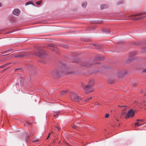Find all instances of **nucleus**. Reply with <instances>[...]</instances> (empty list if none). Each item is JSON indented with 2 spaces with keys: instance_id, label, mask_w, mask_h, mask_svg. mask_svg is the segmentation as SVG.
Returning a JSON list of instances; mask_svg holds the SVG:
<instances>
[{
  "instance_id": "obj_26",
  "label": "nucleus",
  "mask_w": 146,
  "mask_h": 146,
  "mask_svg": "<svg viewBox=\"0 0 146 146\" xmlns=\"http://www.w3.org/2000/svg\"><path fill=\"white\" fill-rule=\"evenodd\" d=\"M30 125V124L29 123H27L26 124H25V126H29Z\"/></svg>"
},
{
  "instance_id": "obj_22",
  "label": "nucleus",
  "mask_w": 146,
  "mask_h": 146,
  "mask_svg": "<svg viewBox=\"0 0 146 146\" xmlns=\"http://www.w3.org/2000/svg\"><path fill=\"white\" fill-rule=\"evenodd\" d=\"M109 114L108 113H106L105 116V118H108L109 117Z\"/></svg>"
},
{
  "instance_id": "obj_1",
  "label": "nucleus",
  "mask_w": 146,
  "mask_h": 146,
  "mask_svg": "<svg viewBox=\"0 0 146 146\" xmlns=\"http://www.w3.org/2000/svg\"><path fill=\"white\" fill-rule=\"evenodd\" d=\"M93 85V82L92 81H90L87 85H82V88L86 94L94 91L92 87Z\"/></svg>"
},
{
  "instance_id": "obj_21",
  "label": "nucleus",
  "mask_w": 146,
  "mask_h": 146,
  "mask_svg": "<svg viewBox=\"0 0 146 146\" xmlns=\"http://www.w3.org/2000/svg\"><path fill=\"white\" fill-rule=\"evenodd\" d=\"M66 90H64L61 92V94L63 95L64 94L66 93Z\"/></svg>"
},
{
  "instance_id": "obj_39",
  "label": "nucleus",
  "mask_w": 146,
  "mask_h": 146,
  "mask_svg": "<svg viewBox=\"0 0 146 146\" xmlns=\"http://www.w3.org/2000/svg\"><path fill=\"white\" fill-rule=\"evenodd\" d=\"M51 133H53V131H52V132H51Z\"/></svg>"
},
{
  "instance_id": "obj_10",
  "label": "nucleus",
  "mask_w": 146,
  "mask_h": 146,
  "mask_svg": "<svg viewBox=\"0 0 146 146\" xmlns=\"http://www.w3.org/2000/svg\"><path fill=\"white\" fill-rule=\"evenodd\" d=\"M87 5V4L86 2L83 3L82 4V6L83 8H85Z\"/></svg>"
},
{
  "instance_id": "obj_28",
  "label": "nucleus",
  "mask_w": 146,
  "mask_h": 146,
  "mask_svg": "<svg viewBox=\"0 0 146 146\" xmlns=\"http://www.w3.org/2000/svg\"><path fill=\"white\" fill-rule=\"evenodd\" d=\"M137 121H143V120L142 119H141V120H139V119H137Z\"/></svg>"
},
{
  "instance_id": "obj_20",
  "label": "nucleus",
  "mask_w": 146,
  "mask_h": 146,
  "mask_svg": "<svg viewBox=\"0 0 146 146\" xmlns=\"http://www.w3.org/2000/svg\"><path fill=\"white\" fill-rule=\"evenodd\" d=\"M145 17H139V18H135L134 19V20H138V19H141V18H144Z\"/></svg>"
},
{
  "instance_id": "obj_43",
  "label": "nucleus",
  "mask_w": 146,
  "mask_h": 146,
  "mask_svg": "<svg viewBox=\"0 0 146 146\" xmlns=\"http://www.w3.org/2000/svg\"><path fill=\"white\" fill-rule=\"evenodd\" d=\"M10 51V50H8V51H7L6 52H7V51Z\"/></svg>"
},
{
  "instance_id": "obj_5",
  "label": "nucleus",
  "mask_w": 146,
  "mask_h": 146,
  "mask_svg": "<svg viewBox=\"0 0 146 146\" xmlns=\"http://www.w3.org/2000/svg\"><path fill=\"white\" fill-rule=\"evenodd\" d=\"M35 54L37 56L41 57L43 55V53L42 50H40L39 52L38 53H36Z\"/></svg>"
},
{
  "instance_id": "obj_40",
  "label": "nucleus",
  "mask_w": 146,
  "mask_h": 146,
  "mask_svg": "<svg viewBox=\"0 0 146 146\" xmlns=\"http://www.w3.org/2000/svg\"><path fill=\"white\" fill-rule=\"evenodd\" d=\"M26 140H28V139H27H27H26Z\"/></svg>"
},
{
  "instance_id": "obj_27",
  "label": "nucleus",
  "mask_w": 146,
  "mask_h": 146,
  "mask_svg": "<svg viewBox=\"0 0 146 146\" xmlns=\"http://www.w3.org/2000/svg\"><path fill=\"white\" fill-rule=\"evenodd\" d=\"M39 141V140H35L33 141V143H35V142H38Z\"/></svg>"
},
{
  "instance_id": "obj_11",
  "label": "nucleus",
  "mask_w": 146,
  "mask_h": 146,
  "mask_svg": "<svg viewBox=\"0 0 146 146\" xmlns=\"http://www.w3.org/2000/svg\"><path fill=\"white\" fill-rule=\"evenodd\" d=\"M30 4H32L33 5H35L33 2H28L26 3V5H29Z\"/></svg>"
},
{
  "instance_id": "obj_2",
  "label": "nucleus",
  "mask_w": 146,
  "mask_h": 146,
  "mask_svg": "<svg viewBox=\"0 0 146 146\" xmlns=\"http://www.w3.org/2000/svg\"><path fill=\"white\" fill-rule=\"evenodd\" d=\"M70 98L73 101L76 102H80L82 100V99L75 92H71L70 94Z\"/></svg>"
},
{
  "instance_id": "obj_36",
  "label": "nucleus",
  "mask_w": 146,
  "mask_h": 146,
  "mask_svg": "<svg viewBox=\"0 0 146 146\" xmlns=\"http://www.w3.org/2000/svg\"><path fill=\"white\" fill-rule=\"evenodd\" d=\"M50 133H49L48 135H49V136H50Z\"/></svg>"
},
{
  "instance_id": "obj_24",
  "label": "nucleus",
  "mask_w": 146,
  "mask_h": 146,
  "mask_svg": "<svg viewBox=\"0 0 146 146\" xmlns=\"http://www.w3.org/2000/svg\"><path fill=\"white\" fill-rule=\"evenodd\" d=\"M72 127L75 129H76V127H77V126H76L75 125H73L72 126Z\"/></svg>"
},
{
  "instance_id": "obj_17",
  "label": "nucleus",
  "mask_w": 146,
  "mask_h": 146,
  "mask_svg": "<svg viewBox=\"0 0 146 146\" xmlns=\"http://www.w3.org/2000/svg\"><path fill=\"white\" fill-rule=\"evenodd\" d=\"M144 124H140V123H139V122H137L135 124V125H137V126H141L142 125H143Z\"/></svg>"
},
{
  "instance_id": "obj_7",
  "label": "nucleus",
  "mask_w": 146,
  "mask_h": 146,
  "mask_svg": "<svg viewBox=\"0 0 146 146\" xmlns=\"http://www.w3.org/2000/svg\"><path fill=\"white\" fill-rule=\"evenodd\" d=\"M25 55L23 54H18L16 55L15 56V57H22L24 56Z\"/></svg>"
},
{
  "instance_id": "obj_42",
  "label": "nucleus",
  "mask_w": 146,
  "mask_h": 146,
  "mask_svg": "<svg viewBox=\"0 0 146 146\" xmlns=\"http://www.w3.org/2000/svg\"><path fill=\"white\" fill-rule=\"evenodd\" d=\"M68 146H70L69 145H68Z\"/></svg>"
},
{
  "instance_id": "obj_34",
  "label": "nucleus",
  "mask_w": 146,
  "mask_h": 146,
  "mask_svg": "<svg viewBox=\"0 0 146 146\" xmlns=\"http://www.w3.org/2000/svg\"><path fill=\"white\" fill-rule=\"evenodd\" d=\"M2 5L1 3L0 2V7H1Z\"/></svg>"
},
{
  "instance_id": "obj_38",
  "label": "nucleus",
  "mask_w": 146,
  "mask_h": 146,
  "mask_svg": "<svg viewBox=\"0 0 146 146\" xmlns=\"http://www.w3.org/2000/svg\"><path fill=\"white\" fill-rule=\"evenodd\" d=\"M117 121H119V120L118 119H117Z\"/></svg>"
},
{
  "instance_id": "obj_25",
  "label": "nucleus",
  "mask_w": 146,
  "mask_h": 146,
  "mask_svg": "<svg viewBox=\"0 0 146 146\" xmlns=\"http://www.w3.org/2000/svg\"><path fill=\"white\" fill-rule=\"evenodd\" d=\"M9 64V63H7V64H4L3 65H2L1 66V68H3V67H4L5 66V65H8Z\"/></svg>"
},
{
  "instance_id": "obj_29",
  "label": "nucleus",
  "mask_w": 146,
  "mask_h": 146,
  "mask_svg": "<svg viewBox=\"0 0 146 146\" xmlns=\"http://www.w3.org/2000/svg\"><path fill=\"white\" fill-rule=\"evenodd\" d=\"M56 128L58 130V131H59L60 129L58 127H56Z\"/></svg>"
},
{
  "instance_id": "obj_33",
  "label": "nucleus",
  "mask_w": 146,
  "mask_h": 146,
  "mask_svg": "<svg viewBox=\"0 0 146 146\" xmlns=\"http://www.w3.org/2000/svg\"><path fill=\"white\" fill-rule=\"evenodd\" d=\"M144 49H145V51L146 52V48H144Z\"/></svg>"
},
{
  "instance_id": "obj_23",
  "label": "nucleus",
  "mask_w": 146,
  "mask_h": 146,
  "mask_svg": "<svg viewBox=\"0 0 146 146\" xmlns=\"http://www.w3.org/2000/svg\"><path fill=\"white\" fill-rule=\"evenodd\" d=\"M126 110V108H125L123 110V112L122 113V114H125V111Z\"/></svg>"
},
{
  "instance_id": "obj_30",
  "label": "nucleus",
  "mask_w": 146,
  "mask_h": 146,
  "mask_svg": "<svg viewBox=\"0 0 146 146\" xmlns=\"http://www.w3.org/2000/svg\"><path fill=\"white\" fill-rule=\"evenodd\" d=\"M119 107H126V106H119Z\"/></svg>"
},
{
  "instance_id": "obj_37",
  "label": "nucleus",
  "mask_w": 146,
  "mask_h": 146,
  "mask_svg": "<svg viewBox=\"0 0 146 146\" xmlns=\"http://www.w3.org/2000/svg\"><path fill=\"white\" fill-rule=\"evenodd\" d=\"M53 143H55V141H54L53 142Z\"/></svg>"
},
{
  "instance_id": "obj_15",
  "label": "nucleus",
  "mask_w": 146,
  "mask_h": 146,
  "mask_svg": "<svg viewBox=\"0 0 146 146\" xmlns=\"http://www.w3.org/2000/svg\"><path fill=\"white\" fill-rule=\"evenodd\" d=\"M91 65L89 64L88 63L86 62V64H85L84 65H83V66H85L87 67H89Z\"/></svg>"
},
{
  "instance_id": "obj_6",
  "label": "nucleus",
  "mask_w": 146,
  "mask_h": 146,
  "mask_svg": "<svg viewBox=\"0 0 146 146\" xmlns=\"http://www.w3.org/2000/svg\"><path fill=\"white\" fill-rule=\"evenodd\" d=\"M108 5H103L101 6V9H104L107 8H108Z\"/></svg>"
},
{
  "instance_id": "obj_14",
  "label": "nucleus",
  "mask_w": 146,
  "mask_h": 146,
  "mask_svg": "<svg viewBox=\"0 0 146 146\" xmlns=\"http://www.w3.org/2000/svg\"><path fill=\"white\" fill-rule=\"evenodd\" d=\"M92 97L86 98L84 99V101L87 102V101H89L90 100L92 99Z\"/></svg>"
},
{
  "instance_id": "obj_3",
  "label": "nucleus",
  "mask_w": 146,
  "mask_h": 146,
  "mask_svg": "<svg viewBox=\"0 0 146 146\" xmlns=\"http://www.w3.org/2000/svg\"><path fill=\"white\" fill-rule=\"evenodd\" d=\"M134 115V112L133 110H130L126 114L125 118L127 119L129 117H133Z\"/></svg>"
},
{
  "instance_id": "obj_41",
  "label": "nucleus",
  "mask_w": 146,
  "mask_h": 146,
  "mask_svg": "<svg viewBox=\"0 0 146 146\" xmlns=\"http://www.w3.org/2000/svg\"><path fill=\"white\" fill-rule=\"evenodd\" d=\"M18 70V69H15L16 70Z\"/></svg>"
},
{
  "instance_id": "obj_4",
  "label": "nucleus",
  "mask_w": 146,
  "mask_h": 146,
  "mask_svg": "<svg viewBox=\"0 0 146 146\" xmlns=\"http://www.w3.org/2000/svg\"><path fill=\"white\" fill-rule=\"evenodd\" d=\"M20 13V11L19 10L17 9H15L13 11V14L16 16H18Z\"/></svg>"
},
{
  "instance_id": "obj_8",
  "label": "nucleus",
  "mask_w": 146,
  "mask_h": 146,
  "mask_svg": "<svg viewBox=\"0 0 146 146\" xmlns=\"http://www.w3.org/2000/svg\"><path fill=\"white\" fill-rule=\"evenodd\" d=\"M100 105V104H98L97 102L95 103L94 106V108L96 109H98V108L99 107V106Z\"/></svg>"
},
{
  "instance_id": "obj_13",
  "label": "nucleus",
  "mask_w": 146,
  "mask_h": 146,
  "mask_svg": "<svg viewBox=\"0 0 146 146\" xmlns=\"http://www.w3.org/2000/svg\"><path fill=\"white\" fill-rule=\"evenodd\" d=\"M143 14V13H140L139 14H137L133 15L132 16L136 17L137 16H140Z\"/></svg>"
},
{
  "instance_id": "obj_19",
  "label": "nucleus",
  "mask_w": 146,
  "mask_h": 146,
  "mask_svg": "<svg viewBox=\"0 0 146 146\" xmlns=\"http://www.w3.org/2000/svg\"><path fill=\"white\" fill-rule=\"evenodd\" d=\"M103 58L100 56L99 57H98V58H97V60H103Z\"/></svg>"
},
{
  "instance_id": "obj_9",
  "label": "nucleus",
  "mask_w": 146,
  "mask_h": 146,
  "mask_svg": "<svg viewBox=\"0 0 146 146\" xmlns=\"http://www.w3.org/2000/svg\"><path fill=\"white\" fill-rule=\"evenodd\" d=\"M136 54V53L135 51H133L131 52L130 54V56H134Z\"/></svg>"
},
{
  "instance_id": "obj_31",
  "label": "nucleus",
  "mask_w": 146,
  "mask_h": 146,
  "mask_svg": "<svg viewBox=\"0 0 146 146\" xmlns=\"http://www.w3.org/2000/svg\"><path fill=\"white\" fill-rule=\"evenodd\" d=\"M143 72H146V69H145V70H144L143 71Z\"/></svg>"
},
{
  "instance_id": "obj_35",
  "label": "nucleus",
  "mask_w": 146,
  "mask_h": 146,
  "mask_svg": "<svg viewBox=\"0 0 146 146\" xmlns=\"http://www.w3.org/2000/svg\"><path fill=\"white\" fill-rule=\"evenodd\" d=\"M22 81H23V80H22V79L21 80H20V82H21V83H22Z\"/></svg>"
},
{
  "instance_id": "obj_12",
  "label": "nucleus",
  "mask_w": 146,
  "mask_h": 146,
  "mask_svg": "<svg viewBox=\"0 0 146 146\" xmlns=\"http://www.w3.org/2000/svg\"><path fill=\"white\" fill-rule=\"evenodd\" d=\"M103 31L104 32H106V33H110V31L109 30H108V29H103Z\"/></svg>"
},
{
  "instance_id": "obj_16",
  "label": "nucleus",
  "mask_w": 146,
  "mask_h": 146,
  "mask_svg": "<svg viewBox=\"0 0 146 146\" xmlns=\"http://www.w3.org/2000/svg\"><path fill=\"white\" fill-rule=\"evenodd\" d=\"M54 113H56V114L53 115L55 117H57L58 115L59 112H54Z\"/></svg>"
},
{
  "instance_id": "obj_18",
  "label": "nucleus",
  "mask_w": 146,
  "mask_h": 146,
  "mask_svg": "<svg viewBox=\"0 0 146 146\" xmlns=\"http://www.w3.org/2000/svg\"><path fill=\"white\" fill-rule=\"evenodd\" d=\"M42 1H39L37 2H36V4L37 5H40L42 3Z\"/></svg>"
},
{
  "instance_id": "obj_32",
  "label": "nucleus",
  "mask_w": 146,
  "mask_h": 146,
  "mask_svg": "<svg viewBox=\"0 0 146 146\" xmlns=\"http://www.w3.org/2000/svg\"><path fill=\"white\" fill-rule=\"evenodd\" d=\"M50 136H49V135H48V136L47 137V138H46V139H48V138H49Z\"/></svg>"
}]
</instances>
